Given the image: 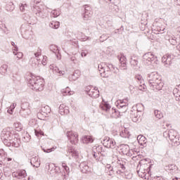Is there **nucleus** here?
<instances>
[{"instance_id":"nucleus-1","label":"nucleus","mask_w":180,"mask_h":180,"mask_svg":"<svg viewBox=\"0 0 180 180\" xmlns=\"http://www.w3.org/2000/svg\"><path fill=\"white\" fill-rule=\"evenodd\" d=\"M147 79L148 85L153 91H161V89H162L164 83L161 79V76H160L157 72H153L148 74Z\"/></svg>"},{"instance_id":"nucleus-2","label":"nucleus","mask_w":180,"mask_h":180,"mask_svg":"<svg viewBox=\"0 0 180 180\" xmlns=\"http://www.w3.org/2000/svg\"><path fill=\"white\" fill-rule=\"evenodd\" d=\"M27 84L34 91H41L44 89V80L39 76L31 75L27 78Z\"/></svg>"},{"instance_id":"nucleus-3","label":"nucleus","mask_w":180,"mask_h":180,"mask_svg":"<svg viewBox=\"0 0 180 180\" xmlns=\"http://www.w3.org/2000/svg\"><path fill=\"white\" fill-rule=\"evenodd\" d=\"M163 137L165 139H169V140L172 142L174 146H179L180 144L179 135H178V132H176V131L174 129L165 131L163 133Z\"/></svg>"},{"instance_id":"nucleus-4","label":"nucleus","mask_w":180,"mask_h":180,"mask_svg":"<svg viewBox=\"0 0 180 180\" xmlns=\"http://www.w3.org/2000/svg\"><path fill=\"white\" fill-rule=\"evenodd\" d=\"M110 71L115 70V66L110 63H101L98 65V71L103 78H108L109 75L108 74Z\"/></svg>"},{"instance_id":"nucleus-5","label":"nucleus","mask_w":180,"mask_h":180,"mask_svg":"<svg viewBox=\"0 0 180 180\" xmlns=\"http://www.w3.org/2000/svg\"><path fill=\"white\" fill-rule=\"evenodd\" d=\"M100 107L102 109V110H105V112L110 111V115L111 117H112L113 119H117V117L120 116V112H118L115 108H112L110 110V105H109V103H104L103 104H101Z\"/></svg>"},{"instance_id":"nucleus-6","label":"nucleus","mask_w":180,"mask_h":180,"mask_svg":"<svg viewBox=\"0 0 180 180\" xmlns=\"http://www.w3.org/2000/svg\"><path fill=\"white\" fill-rule=\"evenodd\" d=\"M143 63L145 64H147V65H150V64H153V63H155L158 61L157 56H155L151 52H148L145 53L143 56Z\"/></svg>"},{"instance_id":"nucleus-7","label":"nucleus","mask_w":180,"mask_h":180,"mask_svg":"<svg viewBox=\"0 0 180 180\" xmlns=\"http://www.w3.org/2000/svg\"><path fill=\"white\" fill-rule=\"evenodd\" d=\"M32 11L35 13L36 16L38 18H41V19H44V18H47L48 13L47 10L44 8H40L39 6H34L32 8Z\"/></svg>"},{"instance_id":"nucleus-8","label":"nucleus","mask_w":180,"mask_h":180,"mask_svg":"<svg viewBox=\"0 0 180 180\" xmlns=\"http://www.w3.org/2000/svg\"><path fill=\"white\" fill-rule=\"evenodd\" d=\"M103 144L104 147L107 148H116V141L115 139H110L109 136H105L103 140Z\"/></svg>"},{"instance_id":"nucleus-9","label":"nucleus","mask_w":180,"mask_h":180,"mask_svg":"<svg viewBox=\"0 0 180 180\" xmlns=\"http://www.w3.org/2000/svg\"><path fill=\"white\" fill-rule=\"evenodd\" d=\"M13 131L11 127L4 129L1 133V140H5V139H8V140H11V139L13 137V134L12 133Z\"/></svg>"},{"instance_id":"nucleus-10","label":"nucleus","mask_w":180,"mask_h":180,"mask_svg":"<svg viewBox=\"0 0 180 180\" xmlns=\"http://www.w3.org/2000/svg\"><path fill=\"white\" fill-rule=\"evenodd\" d=\"M68 140L70 141L71 144H77L78 142V134L72 131H68L66 134Z\"/></svg>"},{"instance_id":"nucleus-11","label":"nucleus","mask_w":180,"mask_h":180,"mask_svg":"<svg viewBox=\"0 0 180 180\" xmlns=\"http://www.w3.org/2000/svg\"><path fill=\"white\" fill-rule=\"evenodd\" d=\"M67 155L69 157V158H71L72 157V158L77 160L79 155V152L77 151L74 146H68Z\"/></svg>"},{"instance_id":"nucleus-12","label":"nucleus","mask_w":180,"mask_h":180,"mask_svg":"<svg viewBox=\"0 0 180 180\" xmlns=\"http://www.w3.org/2000/svg\"><path fill=\"white\" fill-rule=\"evenodd\" d=\"M12 175L13 178H16L17 179H22V180H26L25 178L27 176L26 170H23V169L14 172H13Z\"/></svg>"},{"instance_id":"nucleus-13","label":"nucleus","mask_w":180,"mask_h":180,"mask_svg":"<svg viewBox=\"0 0 180 180\" xmlns=\"http://www.w3.org/2000/svg\"><path fill=\"white\" fill-rule=\"evenodd\" d=\"M117 58L120 61V70H127V65L126 64V57L123 55H119Z\"/></svg>"},{"instance_id":"nucleus-14","label":"nucleus","mask_w":180,"mask_h":180,"mask_svg":"<svg viewBox=\"0 0 180 180\" xmlns=\"http://www.w3.org/2000/svg\"><path fill=\"white\" fill-rule=\"evenodd\" d=\"M162 63H163L165 67L168 68L172 64V58L170 55H165L162 58Z\"/></svg>"},{"instance_id":"nucleus-15","label":"nucleus","mask_w":180,"mask_h":180,"mask_svg":"<svg viewBox=\"0 0 180 180\" xmlns=\"http://www.w3.org/2000/svg\"><path fill=\"white\" fill-rule=\"evenodd\" d=\"M121 151L124 155H127V157H131L133 150H130V146L128 145H122Z\"/></svg>"},{"instance_id":"nucleus-16","label":"nucleus","mask_w":180,"mask_h":180,"mask_svg":"<svg viewBox=\"0 0 180 180\" xmlns=\"http://www.w3.org/2000/svg\"><path fill=\"white\" fill-rule=\"evenodd\" d=\"M87 95L91 96V98H99V90H98V87H94V89H90L87 92Z\"/></svg>"},{"instance_id":"nucleus-17","label":"nucleus","mask_w":180,"mask_h":180,"mask_svg":"<svg viewBox=\"0 0 180 180\" xmlns=\"http://www.w3.org/2000/svg\"><path fill=\"white\" fill-rule=\"evenodd\" d=\"M88 6H84V13L83 14V19L84 20H89L91 18H92V12L91 11L88 10Z\"/></svg>"},{"instance_id":"nucleus-18","label":"nucleus","mask_w":180,"mask_h":180,"mask_svg":"<svg viewBox=\"0 0 180 180\" xmlns=\"http://www.w3.org/2000/svg\"><path fill=\"white\" fill-rule=\"evenodd\" d=\"M59 113L62 116L64 115H68L70 113V110H68V107H65L64 104H62L59 106Z\"/></svg>"},{"instance_id":"nucleus-19","label":"nucleus","mask_w":180,"mask_h":180,"mask_svg":"<svg viewBox=\"0 0 180 180\" xmlns=\"http://www.w3.org/2000/svg\"><path fill=\"white\" fill-rule=\"evenodd\" d=\"M79 168L83 174H86V172H88L89 169V166H88V162H83L80 163Z\"/></svg>"},{"instance_id":"nucleus-20","label":"nucleus","mask_w":180,"mask_h":180,"mask_svg":"<svg viewBox=\"0 0 180 180\" xmlns=\"http://www.w3.org/2000/svg\"><path fill=\"white\" fill-rule=\"evenodd\" d=\"M30 164L32 167L39 168L40 167V161H39V158L37 156L32 157L30 160Z\"/></svg>"},{"instance_id":"nucleus-21","label":"nucleus","mask_w":180,"mask_h":180,"mask_svg":"<svg viewBox=\"0 0 180 180\" xmlns=\"http://www.w3.org/2000/svg\"><path fill=\"white\" fill-rule=\"evenodd\" d=\"M49 68L50 70L53 71L54 74H58V75H64V74H65V71L60 70V69L58 67L54 66V65H51Z\"/></svg>"},{"instance_id":"nucleus-22","label":"nucleus","mask_w":180,"mask_h":180,"mask_svg":"<svg viewBox=\"0 0 180 180\" xmlns=\"http://www.w3.org/2000/svg\"><path fill=\"white\" fill-rule=\"evenodd\" d=\"M79 75H81V71L77 70L69 77V79L70 81H77V79L79 78Z\"/></svg>"},{"instance_id":"nucleus-23","label":"nucleus","mask_w":180,"mask_h":180,"mask_svg":"<svg viewBox=\"0 0 180 180\" xmlns=\"http://www.w3.org/2000/svg\"><path fill=\"white\" fill-rule=\"evenodd\" d=\"M105 172L110 176H113V175H115V169L110 165H107L105 166Z\"/></svg>"},{"instance_id":"nucleus-24","label":"nucleus","mask_w":180,"mask_h":180,"mask_svg":"<svg viewBox=\"0 0 180 180\" xmlns=\"http://www.w3.org/2000/svg\"><path fill=\"white\" fill-rule=\"evenodd\" d=\"M137 174L141 178H143V179H150V176H151V174L150 172H141V171H137Z\"/></svg>"},{"instance_id":"nucleus-25","label":"nucleus","mask_w":180,"mask_h":180,"mask_svg":"<svg viewBox=\"0 0 180 180\" xmlns=\"http://www.w3.org/2000/svg\"><path fill=\"white\" fill-rule=\"evenodd\" d=\"M61 94L63 96H67V95L70 96L74 94V91H71V89H70V87H66L65 89H63L61 90Z\"/></svg>"},{"instance_id":"nucleus-26","label":"nucleus","mask_w":180,"mask_h":180,"mask_svg":"<svg viewBox=\"0 0 180 180\" xmlns=\"http://www.w3.org/2000/svg\"><path fill=\"white\" fill-rule=\"evenodd\" d=\"M93 150H95L96 153H97L98 154H101V155H103V157H105V155H106L105 152L103 150V148L101 146L93 148Z\"/></svg>"},{"instance_id":"nucleus-27","label":"nucleus","mask_w":180,"mask_h":180,"mask_svg":"<svg viewBox=\"0 0 180 180\" xmlns=\"http://www.w3.org/2000/svg\"><path fill=\"white\" fill-rule=\"evenodd\" d=\"M130 64L134 70H139V68H140L139 66V61L136 59L131 58L130 60Z\"/></svg>"},{"instance_id":"nucleus-28","label":"nucleus","mask_w":180,"mask_h":180,"mask_svg":"<svg viewBox=\"0 0 180 180\" xmlns=\"http://www.w3.org/2000/svg\"><path fill=\"white\" fill-rule=\"evenodd\" d=\"M51 51L56 54V57H58V53H60V50H58V46L56 45H51L49 47Z\"/></svg>"},{"instance_id":"nucleus-29","label":"nucleus","mask_w":180,"mask_h":180,"mask_svg":"<svg viewBox=\"0 0 180 180\" xmlns=\"http://www.w3.org/2000/svg\"><path fill=\"white\" fill-rule=\"evenodd\" d=\"M82 141L84 144H88L89 143H94V139L91 136H85L83 137Z\"/></svg>"},{"instance_id":"nucleus-30","label":"nucleus","mask_w":180,"mask_h":180,"mask_svg":"<svg viewBox=\"0 0 180 180\" xmlns=\"http://www.w3.org/2000/svg\"><path fill=\"white\" fill-rule=\"evenodd\" d=\"M120 136L123 137L124 139H129L130 136V132H129V130L127 129H124L120 132Z\"/></svg>"},{"instance_id":"nucleus-31","label":"nucleus","mask_w":180,"mask_h":180,"mask_svg":"<svg viewBox=\"0 0 180 180\" xmlns=\"http://www.w3.org/2000/svg\"><path fill=\"white\" fill-rule=\"evenodd\" d=\"M30 104L27 102L23 103L21 105L20 110H27V113H30V108H29Z\"/></svg>"},{"instance_id":"nucleus-32","label":"nucleus","mask_w":180,"mask_h":180,"mask_svg":"<svg viewBox=\"0 0 180 180\" xmlns=\"http://www.w3.org/2000/svg\"><path fill=\"white\" fill-rule=\"evenodd\" d=\"M117 164L118 168H121V169H123V170L126 169V167H125L126 162H124L122 160H118L117 161Z\"/></svg>"},{"instance_id":"nucleus-33","label":"nucleus","mask_w":180,"mask_h":180,"mask_svg":"<svg viewBox=\"0 0 180 180\" xmlns=\"http://www.w3.org/2000/svg\"><path fill=\"white\" fill-rule=\"evenodd\" d=\"M130 117L131 119H132V122H134V123L139 122V119L137 118L139 117V115H137V112L131 111L130 114Z\"/></svg>"},{"instance_id":"nucleus-34","label":"nucleus","mask_w":180,"mask_h":180,"mask_svg":"<svg viewBox=\"0 0 180 180\" xmlns=\"http://www.w3.org/2000/svg\"><path fill=\"white\" fill-rule=\"evenodd\" d=\"M49 27H51V29H58L60 27V22L53 21L50 22Z\"/></svg>"},{"instance_id":"nucleus-35","label":"nucleus","mask_w":180,"mask_h":180,"mask_svg":"<svg viewBox=\"0 0 180 180\" xmlns=\"http://www.w3.org/2000/svg\"><path fill=\"white\" fill-rule=\"evenodd\" d=\"M41 113H44V115H47L50 113V107L49 105L42 106L41 108Z\"/></svg>"},{"instance_id":"nucleus-36","label":"nucleus","mask_w":180,"mask_h":180,"mask_svg":"<svg viewBox=\"0 0 180 180\" xmlns=\"http://www.w3.org/2000/svg\"><path fill=\"white\" fill-rule=\"evenodd\" d=\"M4 144L6 146V147H11L12 146V139L5 138V139H1Z\"/></svg>"},{"instance_id":"nucleus-37","label":"nucleus","mask_w":180,"mask_h":180,"mask_svg":"<svg viewBox=\"0 0 180 180\" xmlns=\"http://www.w3.org/2000/svg\"><path fill=\"white\" fill-rule=\"evenodd\" d=\"M34 56L35 58H36L37 61H39L40 57H41V49H38L37 52H35L34 53Z\"/></svg>"},{"instance_id":"nucleus-38","label":"nucleus","mask_w":180,"mask_h":180,"mask_svg":"<svg viewBox=\"0 0 180 180\" xmlns=\"http://www.w3.org/2000/svg\"><path fill=\"white\" fill-rule=\"evenodd\" d=\"M14 127L16 131H22V129H23V127L22 126V124H20V122L14 123Z\"/></svg>"},{"instance_id":"nucleus-39","label":"nucleus","mask_w":180,"mask_h":180,"mask_svg":"<svg viewBox=\"0 0 180 180\" xmlns=\"http://www.w3.org/2000/svg\"><path fill=\"white\" fill-rule=\"evenodd\" d=\"M135 79L138 81V82L142 85H144V79H143V76L140 75H136L135 76Z\"/></svg>"},{"instance_id":"nucleus-40","label":"nucleus","mask_w":180,"mask_h":180,"mask_svg":"<svg viewBox=\"0 0 180 180\" xmlns=\"http://www.w3.org/2000/svg\"><path fill=\"white\" fill-rule=\"evenodd\" d=\"M6 9L8 12H12L15 9V6L13 3H9L6 6Z\"/></svg>"},{"instance_id":"nucleus-41","label":"nucleus","mask_w":180,"mask_h":180,"mask_svg":"<svg viewBox=\"0 0 180 180\" xmlns=\"http://www.w3.org/2000/svg\"><path fill=\"white\" fill-rule=\"evenodd\" d=\"M29 9V6L26 4H20V10L21 12H25V11H27Z\"/></svg>"},{"instance_id":"nucleus-42","label":"nucleus","mask_w":180,"mask_h":180,"mask_svg":"<svg viewBox=\"0 0 180 180\" xmlns=\"http://www.w3.org/2000/svg\"><path fill=\"white\" fill-rule=\"evenodd\" d=\"M0 72L2 74H6L8 72V65H3L0 68Z\"/></svg>"},{"instance_id":"nucleus-43","label":"nucleus","mask_w":180,"mask_h":180,"mask_svg":"<svg viewBox=\"0 0 180 180\" xmlns=\"http://www.w3.org/2000/svg\"><path fill=\"white\" fill-rule=\"evenodd\" d=\"M155 116L157 119H162V117H164L162 112L160 110H155Z\"/></svg>"},{"instance_id":"nucleus-44","label":"nucleus","mask_w":180,"mask_h":180,"mask_svg":"<svg viewBox=\"0 0 180 180\" xmlns=\"http://www.w3.org/2000/svg\"><path fill=\"white\" fill-rule=\"evenodd\" d=\"M11 146L15 148H18V147L20 146V143H19V141H18V139H14V141H11Z\"/></svg>"},{"instance_id":"nucleus-45","label":"nucleus","mask_w":180,"mask_h":180,"mask_svg":"<svg viewBox=\"0 0 180 180\" xmlns=\"http://www.w3.org/2000/svg\"><path fill=\"white\" fill-rule=\"evenodd\" d=\"M60 11L53 10L51 11V15L53 16V18H57L60 16Z\"/></svg>"},{"instance_id":"nucleus-46","label":"nucleus","mask_w":180,"mask_h":180,"mask_svg":"<svg viewBox=\"0 0 180 180\" xmlns=\"http://www.w3.org/2000/svg\"><path fill=\"white\" fill-rule=\"evenodd\" d=\"M120 106H127V103L124 102V101L120 100L118 105H117L118 109L122 108V107H120Z\"/></svg>"},{"instance_id":"nucleus-47","label":"nucleus","mask_w":180,"mask_h":180,"mask_svg":"<svg viewBox=\"0 0 180 180\" xmlns=\"http://www.w3.org/2000/svg\"><path fill=\"white\" fill-rule=\"evenodd\" d=\"M62 167L64 168V170L65 171V174H70V167L67 166V164L65 163H62Z\"/></svg>"},{"instance_id":"nucleus-48","label":"nucleus","mask_w":180,"mask_h":180,"mask_svg":"<svg viewBox=\"0 0 180 180\" xmlns=\"http://www.w3.org/2000/svg\"><path fill=\"white\" fill-rule=\"evenodd\" d=\"M137 171H141L142 173L143 172H146L148 174V172H150V171L146 169V165H143L140 166V169Z\"/></svg>"},{"instance_id":"nucleus-49","label":"nucleus","mask_w":180,"mask_h":180,"mask_svg":"<svg viewBox=\"0 0 180 180\" xmlns=\"http://www.w3.org/2000/svg\"><path fill=\"white\" fill-rule=\"evenodd\" d=\"M136 108L137 112H143L144 110V105H143V104H137Z\"/></svg>"},{"instance_id":"nucleus-50","label":"nucleus","mask_w":180,"mask_h":180,"mask_svg":"<svg viewBox=\"0 0 180 180\" xmlns=\"http://www.w3.org/2000/svg\"><path fill=\"white\" fill-rule=\"evenodd\" d=\"M76 56H77V54H75L74 56H72L70 58V61H72L74 64H78V63H79V60L77 58Z\"/></svg>"},{"instance_id":"nucleus-51","label":"nucleus","mask_w":180,"mask_h":180,"mask_svg":"<svg viewBox=\"0 0 180 180\" xmlns=\"http://www.w3.org/2000/svg\"><path fill=\"white\" fill-rule=\"evenodd\" d=\"M121 108H118L120 110V112L122 113H124L125 112H127V105H120Z\"/></svg>"},{"instance_id":"nucleus-52","label":"nucleus","mask_w":180,"mask_h":180,"mask_svg":"<svg viewBox=\"0 0 180 180\" xmlns=\"http://www.w3.org/2000/svg\"><path fill=\"white\" fill-rule=\"evenodd\" d=\"M14 56H17V58H18V60H20V58H22L23 57V53L22 52H15L13 51Z\"/></svg>"},{"instance_id":"nucleus-53","label":"nucleus","mask_w":180,"mask_h":180,"mask_svg":"<svg viewBox=\"0 0 180 180\" xmlns=\"http://www.w3.org/2000/svg\"><path fill=\"white\" fill-rule=\"evenodd\" d=\"M56 148H57L56 146H55V147L53 146L51 148H48V149L43 148L42 150L44 153H51L52 151H54Z\"/></svg>"},{"instance_id":"nucleus-54","label":"nucleus","mask_w":180,"mask_h":180,"mask_svg":"<svg viewBox=\"0 0 180 180\" xmlns=\"http://www.w3.org/2000/svg\"><path fill=\"white\" fill-rule=\"evenodd\" d=\"M176 50L177 51L173 53L174 57H178V56H180V44L176 46Z\"/></svg>"},{"instance_id":"nucleus-55","label":"nucleus","mask_w":180,"mask_h":180,"mask_svg":"<svg viewBox=\"0 0 180 180\" xmlns=\"http://www.w3.org/2000/svg\"><path fill=\"white\" fill-rule=\"evenodd\" d=\"M20 115H22V116H23L24 117H26V116H29V115H30V113H27L26 110H20Z\"/></svg>"},{"instance_id":"nucleus-56","label":"nucleus","mask_w":180,"mask_h":180,"mask_svg":"<svg viewBox=\"0 0 180 180\" xmlns=\"http://www.w3.org/2000/svg\"><path fill=\"white\" fill-rule=\"evenodd\" d=\"M108 37L106 34H103L100 37V41H101V43H103V41H105V40H108Z\"/></svg>"},{"instance_id":"nucleus-57","label":"nucleus","mask_w":180,"mask_h":180,"mask_svg":"<svg viewBox=\"0 0 180 180\" xmlns=\"http://www.w3.org/2000/svg\"><path fill=\"white\" fill-rule=\"evenodd\" d=\"M169 42L170 44H172V46H175V44H176V39L171 37L169 39Z\"/></svg>"},{"instance_id":"nucleus-58","label":"nucleus","mask_w":180,"mask_h":180,"mask_svg":"<svg viewBox=\"0 0 180 180\" xmlns=\"http://www.w3.org/2000/svg\"><path fill=\"white\" fill-rule=\"evenodd\" d=\"M99 153H97L96 151H95V150H93V157H94V158H96V160H99Z\"/></svg>"},{"instance_id":"nucleus-59","label":"nucleus","mask_w":180,"mask_h":180,"mask_svg":"<svg viewBox=\"0 0 180 180\" xmlns=\"http://www.w3.org/2000/svg\"><path fill=\"white\" fill-rule=\"evenodd\" d=\"M146 89V85L139 84V90L144 91Z\"/></svg>"},{"instance_id":"nucleus-60","label":"nucleus","mask_w":180,"mask_h":180,"mask_svg":"<svg viewBox=\"0 0 180 180\" xmlns=\"http://www.w3.org/2000/svg\"><path fill=\"white\" fill-rule=\"evenodd\" d=\"M177 91H178L177 89H175V90L173 91V94H174V96H175V100H176V96H180V94H178V93H176Z\"/></svg>"},{"instance_id":"nucleus-61","label":"nucleus","mask_w":180,"mask_h":180,"mask_svg":"<svg viewBox=\"0 0 180 180\" xmlns=\"http://www.w3.org/2000/svg\"><path fill=\"white\" fill-rule=\"evenodd\" d=\"M47 60V56H44L43 57V60H42V64L43 65H46L47 64V63H46V60Z\"/></svg>"},{"instance_id":"nucleus-62","label":"nucleus","mask_w":180,"mask_h":180,"mask_svg":"<svg viewBox=\"0 0 180 180\" xmlns=\"http://www.w3.org/2000/svg\"><path fill=\"white\" fill-rule=\"evenodd\" d=\"M3 27L4 29H6V25H5V24H3L2 21H0V29H2Z\"/></svg>"},{"instance_id":"nucleus-63","label":"nucleus","mask_w":180,"mask_h":180,"mask_svg":"<svg viewBox=\"0 0 180 180\" xmlns=\"http://www.w3.org/2000/svg\"><path fill=\"white\" fill-rule=\"evenodd\" d=\"M152 180H164V179L160 176H156V177H154Z\"/></svg>"},{"instance_id":"nucleus-64","label":"nucleus","mask_w":180,"mask_h":180,"mask_svg":"<svg viewBox=\"0 0 180 180\" xmlns=\"http://www.w3.org/2000/svg\"><path fill=\"white\" fill-rule=\"evenodd\" d=\"M88 53H85V52H82L81 53V56H82V57H86V55H87Z\"/></svg>"}]
</instances>
